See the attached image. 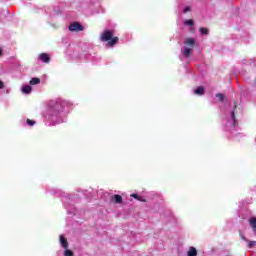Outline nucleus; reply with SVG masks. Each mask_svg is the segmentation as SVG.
<instances>
[{"label": "nucleus", "mask_w": 256, "mask_h": 256, "mask_svg": "<svg viewBox=\"0 0 256 256\" xmlns=\"http://www.w3.org/2000/svg\"><path fill=\"white\" fill-rule=\"evenodd\" d=\"M115 32L113 30H105L100 39L103 43H107L108 47H115L119 43V37L114 36Z\"/></svg>", "instance_id": "f257e3e1"}, {"label": "nucleus", "mask_w": 256, "mask_h": 256, "mask_svg": "<svg viewBox=\"0 0 256 256\" xmlns=\"http://www.w3.org/2000/svg\"><path fill=\"white\" fill-rule=\"evenodd\" d=\"M68 29L72 33H77L79 31H85V27H83V25H81V23H79V22H73L72 24H70L68 26Z\"/></svg>", "instance_id": "f03ea898"}, {"label": "nucleus", "mask_w": 256, "mask_h": 256, "mask_svg": "<svg viewBox=\"0 0 256 256\" xmlns=\"http://www.w3.org/2000/svg\"><path fill=\"white\" fill-rule=\"evenodd\" d=\"M38 59L42 61V63H49V61H51V57H49V54L47 53H41Z\"/></svg>", "instance_id": "7ed1b4c3"}, {"label": "nucleus", "mask_w": 256, "mask_h": 256, "mask_svg": "<svg viewBox=\"0 0 256 256\" xmlns=\"http://www.w3.org/2000/svg\"><path fill=\"white\" fill-rule=\"evenodd\" d=\"M248 223L250 224V227H251V229L253 230L254 235L256 236V217H251V218L248 220Z\"/></svg>", "instance_id": "20e7f679"}, {"label": "nucleus", "mask_w": 256, "mask_h": 256, "mask_svg": "<svg viewBox=\"0 0 256 256\" xmlns=\"http://www.w3.org/2000/svg\"><path fill=\"white\" fill-rule=\"evenodd\" d=\"M112 201L117 205H121V203H123V197L119 194H115L114 196H112Z\"/></svg>", "instance_id": "39448f33"}, {"label": "nucleus", "mask_w": 256, "mask_h": 256, "mask_svg": "<svg viewBox=\"0 0 256 256\" xmlns=\"http://www.w3.org/2000/svg\"><path fill=\"white\" fill-rule=\"evenodd\" d=\"M60 243L63 249H67V247H69V242L67 241V238H65L63 235H60Z\"/></svg>", "instance_id": "423d86ee"}, {"label": "nucleus", "mask_w": 256, "mask_h": 256, "mask_svg": "<svg viewBox=\"0 0 256 256\" xmlns=\"http://www.w3.org/2000/svg\"><path fill=\"white\" fill-rule=\"evenodd\" d=\"M195 95H205V88L203 86H199L194 90Z\"/></svg>", "instance_id": "0eeeda50"}, {"label": "nucleus", "mask_w": 256, "mask_h": 256, "mask_svg": "<svg viewBox=\"0 0 256 256\" xmlns=\"http://www.w3.org/2000/svg\"><path fill=\"white\" fill-rule=\"evenodd\" d=\"M184 45H188L189 47H195V39L187 38L184 42Z\"/></svg>", "instance_id": "6e6552de"}, {"label": "nucleus", "mask_w": 256, "mask_h": 256, "mask_svg": "<svg viewBox=\"0 0 256 256\" xmlns=\"http://www.w3.org/2000/svg\"><path fill=\"white\" fill-rule=\"evenodd\" d=\"M243 241L248 242V249H253V247H256V241H249L247 238L242 237Z\"/></svg>", "instance_id": "1a4fd4ad"}, {"label": "nucleus", "mask_w": 256, "mask_h": 256, "mask_svg": "<svg viewBox=\"0 0 256 256\" xmlns=\"http://www.w3.org/2000/svg\"><path fill=\"white\" fill-rule=\"evenodd\" d=\"M188 256H197V249L193 246L189 248V251L187 253Z\"/></svg>", "instance_id": "9d476101"}, {"label": "nucleus", "mask_w": 256, "mask_h": 256, "mask_svg": "<svg viewBox=\"0 0 256 256\" xmlns=\"http://www.w3.org/2000/svg\"><path fill=\"white\" fill-rule=\"evenodd\" d=\"M31 91H33V88L31 86H29V85L22 87V93H24L26 95L31 93Z\"/></svg>", "instance_id": "9b49d317"}, {"label": "nucleus", "mask_w": 256, "mask_h": 256, "mask_svg": "<svg viewBox=\"0 0 256 256\" xmlns=\"http://www.w3.org/2000/svg\"><path fill=\"white\" fill-rule=\"evenodd\" d=\"M192 49L191 48H187V47H185L184 48V51H183V55H184V57H190L191 56V53H192Z\"/></svg>", "instance_id": "f8f14e48"}, {"label": "nucleus", "mask_w": 256, "mask_h": 256, "mask_svg": "<svg viewBox=\"0 0 256 256\" xmlns=\"http://www.w3.org/2000/svg\"><path fill=\"white\" fill-rule=\"evenodd\" d=\"M130 197H133V199H137V201H141L142 203H145V199L141 198L138 194H131Z\"/></svg>", "instance_id": "ddd939ff"}, {"label": "nucleus", "mask_w": 256, "mask_h": 256, "mask_svg": "<svg viewBox=\"0 0 256 256\" xmlns=\"http://www.w3.org/2000/svg\"><path fill=\"white\" fill-rule=\"evenodd\" d=\"M39 83H41V79L39 78H32L30 80V85H39Z\"/></svg>", "instance_id": "4468645a"}, {"label": "nucleus", "mask_w": 256, "mask_h": 256, "mask_svg": "<svg viewBox=\"0 0 256 256\" xmlns=\"http://www.w3.org/2000/svg\"><path fill=\"white\" fill-rule=\"evenodd\" d=\"M216 97L221 102L225 101V95L224 94L218 93V94H216Z\"/></svg>", "instance_id": "2eb2a0df"}, {"label": "nucleus", "mask_w": 256, "mask_h": 256, "mask_svg": "<svg viewBox=\"0 0 256 256\" xmlns=\"http://www.w3.org/2000/svg\"><path fill=\"white\" fill-rule=\"evenodd\" d=\"M200 33L202 35H209V30L207 28H200Z\"/></svg>", "instance_id": "dca6fc26"}, {"label": "nucleus", "mask_w": 256, "mask_h": 256, "mask_svg": "<svg viewBox=\"0 0 256 256\" xmlns=\"http://www.w3.org/2000/svg\"><path fill=\"white\" fill-rule=\"evenodd\" d=\"M231 118H232L233 124L236 125L237 124V118L235 117V111L231 112Z\"/></svg>", "instance_id": "f3484780"}, {"label": "nucleus", "mask_w": 256, "mask_h": 256, "mask_svg": "<svg viewBox=\"0 0 256 256\" xmlns=\"http://www.w3.org/2000/svg\"><path fill=\"white\" fill-rule=\"evenodd\" d=\"M74 254H73V251H71V250H69V249H66L65 251H64V256H73Z\"/></svg>", "instance_id": "a211bd4d"}, {"label": "nucleus", "mask_w": 256, "mask_h": 256, "mask_svg": "<svg viewBox=\"0 0 256 256\" xmlns=\"http://www.w3.org/2000/svg\"><path fill=\"white\" fill-rule=\"evenodd\" d=\"M185 25H190V27H193V25H195V22H193L192 19H189L185 21Z\"/></svg>", "instance_id": "6ab92c4d"}, {"label": "nucleus", "mask_w": 256, "mask_h": 256, "mask_svg": "<svg viewBox=\"0 0 256 256\" xmlns=\"http://www.w3.org/2000/svg\"><path fill=\"white\" fill-rule=\"evenodd\" d=\"M26 123H27L30 127H32V125H35V121H33V120H31V119H27V120H26Z\"/></svg>", "instance_id": "aec40b11"}, {"label": "nucleus", "mask_w": 256, "mask_h": 256, "mask_svg": "<svg viewBox=\"0 0 256 256\" xmlns=\"http://www.w3.org/2000/svg\"><path fill=\"white\" fill-rule=\"evenodd\" d=\"M188 11H191V7H189V6L184 8L183 13H188Z\"/></svg>", "instance_id": "412c9836"}, {"label": "nucleus", "mask_w": 256, "mask_h": 256, "mask_svg": "<svg viewBox=\"0 0 256 256\" xmlns=\"http://www.w3.org/2000/svg\"><path fill=\"white\" fill-rule=\"evenodd\" d=\"M3 87H5V84L3 83V81H0V89H3Z\"/></svg>", "instance_id": "4be33fe9"}, {"label": "nucleus", "mask_w": 256, "mask_h": 256, "mask_svg": "<svg viewBox=\"0 0 256 256\" xmlns=\"http://www.w3.org/2000/svg\"><path fill=\"white\" fill-rule=\"evenodd\" d=\"M3 55V50L0 49V56Z\"/></svg>", "instance_id": "5701e85b"}]
</instances>
